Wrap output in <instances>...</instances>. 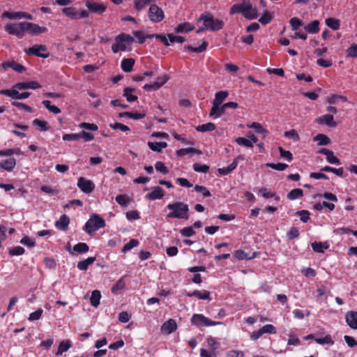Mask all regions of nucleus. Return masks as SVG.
<instances>
[{"label": "nucleus", "instance_id": "nucleus-1", "mask_svg": "<svg viewBox=\"0 0 357 357\" xmlns=\"http://www.w3.org/2000/svg\"><path fill=\"white\" fill-rule=\"evenodd\" d=\"M167 208L172 211V212L167 215V218H178L185 220H188L189 218V215L188 214L189 206L187 204L181 202H176L167 204Z\"/></svg>", "mask_w": 357, "mask_h": 357}, {"label": "nucleus", "instance_id": "nucleus-2", "mask_svg": "<svg viewBox=\"0 0 357 357\" xmlns=\"http://www.w3.org/2000/svg\"><path fill=\"white\" fill-rule=\"evenodd\" d=\"M199 21H203L204 28L210 31H218L223 28L224 22L220 19H215L213 15L210 13H203L199 19Z\"/></svg>", "mask_w": 357, "mask_h": 357}, {"label": "nucleus", "instance_id": "nucleus-3", "mask_svg": "<svg viewBox=\"0 0 357 357\" xmlns=\"http://www.w3.org/2000/svg\"><path fill=\"white\" fill-rule=\"evenodd\" d=\"M105 227V222L103 218L98 215H93L85 224L84 231L91 234L96 230Z\"/></svg>", "mask_w": 357, "mask_h": 357}, {"label": "nucleus", "instance_id": "nucleus-4", "mask_svg": "<svg viewBox=\"0 0 357 357\" xmlns=\"http://www.w3.org/2000/svg\"><path fill=\"white\" fill-rule=\"evenodd\" d=\"M149 20L152 22H160L164 17L165 14L162 9L156 4H151L148 12Z\"/></svg>", "mask_w": 357, "mask_h": 357}, {"label": "nucleus", "instance_id": "nucleus-5", "mask_svg": "<svg viewBox=\"0 0 357 357\" xmlns=\"http://www.w3.org/2000/svg\"><path fill=\"white\" fill-rule=\"evenodd\" d=\"M191 321L197 326H212L220 324L221 322L214 321L201 314H195L192 317Z\"/></svg>", "mask_w": 357, "mask_h": 357}, {"label": "nucleus", "instance_id": "nucleus-6", "mask_svg": "<svg viewBox=\"0 0 357 357\" xmlns=\"http://www.w3.org/2000/svg\"><path fill=\"white\" fill-rule=\"evenodd\" d=\"M47 47L45 45H34L26 50L28 55H33L38 57L46 59L49 57V53H41V52H46Z\"/></svg>", "mask_w": 357, "mask_h": 357}, {"label": "nucleus", "instance_id": "nucleus-7", "mask_svg": "<svg viewBox=\"0 0 357 357\" xmlns=\"http://www.w3.org/2000/svg\"><path fill=\"white\" fill-rule=\"evenodd\" d=\"M251 4L250 0H243L240 3L234 4L230 9V14L242 13L243 15L249 9Z\"/></svg>", "mask_w": 357, "mask_h": 357}, {"label": "nucleus", "instance_id": "nucleus-8", "mask_svg": "<svg viewBox=\"0 0 357 357\" xmlns=\"http://www.w3.org/2000/svg\"><path fill=\"white\" fill-rule=\"evenodd\" d=\"M78 188L84 193H91L95 188L93 183L91 180L80 177L77 181Z\"/></svg>", "mask_w": 357, "mask_h": 357}, {"label": "nucleus", "instance_id": "nucleus-9", "mask_svg": "<svg viewBox=\"0 0 357 357\" xmlns=\"http://www.w3.org/2000/svg\"><path fill=\"white\" fill-rule=\"evenodd\" d=\"M5 31L10 35H14L18 38H24V34L21 30V24L20 23H15V24H7L5 26Z\"/></svg>", "mask_w": 357, "mask_h": 357}, {"label": "nucleus", "instance_id": "nucleus-10", "mask_svg": "<svg viewBox=\"0 0 357 357\" xmlns=\"http://www.w3.org/2000/svg\"><path fill=\"white\" fill-rule=\"evenodd\" d=\"M85 5L89 11L99 15L103 13L107 8L103 3H96L90 0H87Z\"/></svg>", "mask_w": 357, "mask_h": 357}, {"label": "nucleus", "instance_id": "nucleus-11", "mask_svg": "<svg viewBox=\"0 0 357 357\" xmlns=\"http://www.w3.org/2000/svg\"><path fill=\"white\" fill-rule=\"evenodd\" d=\"M316 121L319 124H324L331 128L337 126V123L334 121L333 116L331 114H325L318 117Z\"/></svg>", "mask_w": 357, "mask_h": 357}, {"label": "nucleus", "instance_id": "nucleus-12", "mask_svg": "<svg viewBox=\"0 0 357 357\" xmlns=\"http://www.w3.org/2000/svg\"><path fill=\"white\" fill-rule=\"evenodd\" d=\"M345 319L347 324L351 328L357 330V312H347L345 315Z\"/></svg>", "mask_w": 357, "mask_h": 357}, {"label": "nucleus", "instance_id": "nucleus-13", "mask_svg": "<svg viewBox=\"0 0 357 357\" xmlns=\"http://www.w3.org/2000/svg\"><path fill=\"white\" fill-rule=\"evenodd\" d=\"M41 87V85L36 81H31L27 82H19L15 84L13 86L14 89H17L19 90H24L27 89H40Z\"/></svg>", "mask_w": 357, "mask_h": 357}, {"label": "nucleus", "instance_id": "nucleus-14", "mask_svg": "<svg viewBox=\"0 0 357 357\" xmlns=\"http://www.w3.org/2000/svg\"><path fill=\"white\" fill-rule=\"evenodd\" d=\"M177 325L175 320L169 319L165 321L161 326V331L166 334H170L176 330Z\"/></svg>", "mask_w": 357, "mask_h": 357}, {"label": "nucleus", "instance_id": "nucleus-15", "mask_svg": "<svg viewBox=\"0 0 357 357\" xmlns=\"http://www.w3.org/2000/svg\"><path fill=\"white\" fill-rule=\"evenodd\" d=\"M163 189L159 186H155L152 191L146 195V198L149 200H155L162 199L164 197Z\"/></svg>", "mask_w": 357, "mask_h": 357}, {"label": "nucleus", "instance_id": "nucleus-16", "mask_svg": "<svg viewBox=\"0 0 357 357\" xmlns=\"http://www.w3.org/2000/svg\"><path fill=\"white\" fill-rule=\"evenodd\" d=\"M210 292L206 290L199 291L195 290L192 292H187L186 296L188 297H197L199 299L211 301Z\"/></svg>", "mask_w": 357, "mask_h": 357}, {"label": "nucleus", "instance_id": "nucleus-17", "mask_svg": "<svg viewBox=\"0 0 357 357\" xmlns=\"http://www.w3.org/2000/svg\"><path fill=\"white\" fill-rule=\"evenodd\" d=\"M241 158L243 159V157L238 155L236 158L234 160V161L227 167L218 168V172L221 175H227L231 173L233 170H234L238 165V160Z\"/></svg>", "mask_w": 357, "mask_h": 357}, {"label": "nucleus", "instance_id": "nucleus-18", "mask_svg": "<svg viewBox=\"0 0 357 357\" xmlns=\"http://www.w3.org/2000/svg\"><path fill=\"white\" fill-rule=\"evenodd\" d=\"M70 224V218L66 215H62L59 220L56 222L55 226L57 229L66 231Z\"/></svg>", "mask_w": 357, "mask_h": 357}, {"label": "nucleus", "instance_id": "nucleus-19", "mask_svg": "<svg viewBox=\"0 0 357 357\" xmlns=\"http://www.w3.org/2000/svg\"><path fill=\"white\" fill-rule=\"evenodd\" d=\"M16 165V160L14 158H10L0 162V168L7 172L13 170Z\"/></svg>", "mask_w": 357, "mask_h": 357}, {"label": "nucleus", "instance_id": "nucleus-20", "mask_svg": "<svg viewBox=\"0 0 357 357\" xmlns=\"http://www.w3.org/2000/svg\"><path fill=\"white\" fill-rule=\"evenodd\" d=\"M2 67L4 70H6L8 68H11L15 71L20 73L24 72L26 70L24 66L15 61L3 63Z\"/></svg>", "mask_w": 357, "mask_h": 357}, {"label": "nucleus", "instance_id": "nucleus-21", "mask_svg": "<svg viewBox=\"0 0 357 357\" xmlns=\"http://www.w3.org/2000/svg\"><path fill=\"white\" fill-rule=\"evenodd\" d=\"M194 29L195 26L192 25L190 22H183L178 24L174 28V31L177 33H188L189 31H192Z\"/></svg>", "mask_w": 357, "mask_h": 357}, {"label": "nucleus", "instance_id": "nucleus-22", "mask_svg": "<svg viewBox=\"0 0 357 357\" xmlns=\"http://www.w3.org/2000/svg\"><path fill=\"white\" fill-rule=\"evenodd\" d=\"M71 342L69 340L61 341L59 344L56 355H62L64 352L67 351L71 347Z\"/></svg>", "mask_w": 357, "mask_h": 357}, {"label": "nucleus", "instance_id": "nucleus-23", "mask_svg": "<svg viewBox=\"0 0 357 357\" xmlns=\"http://www.w3.org/2000/svg\"><path fill=\"white\" fill-rule=\"evenodd\" d=\"M96 259V258L95 257H90L83 261H79L77 268L80 271H86L90 265L94 263Z\"/></svg>", "mask_w": 357, "mask_h": 357}, {"label": "nucleus", "instance_id": "nucleus-24", "mask_svg": "<svg viewBox=\"0 0 357 357\" xmlns=\"http://www.w3.org/2000/svg\"><path fill=\"white\" fill-rule=\"evenodd\" d=\"M135 64V60L133 59H124L121 61V68L126 73L132 71L133 66Z\"/></svg>", "mask_w": 357, "mask_h": 357}, {"label": "nucleus", "instance_id": "nucleus-25", "mask_svg": "<svg viewBox=\"0 0 357 357\" xmlns=\"http://www.w3.org/2000/svg\"><path fill=\"white\" fill-rule=\"evenodd\" d=\"M135 91V89L132 87H126L123 89V96L126 97L127 101L131 102L137 100V96L131 94Z\"/></svg>", "mask_w": 357, "mask_h": 357}, {"label": "nucleus", "instance_id": "nucleus-26", "mask_svg": "<svg viewBox=\"0 0 357 357\" xmlns=\"http://www.w3.org/2000/svg\"><path fill=\"white\" fill-rule=\"evenodd\" d=\"M62 12L73 20L78 19V12L74 7H67L62 9Z\"/></svg>", "mask_w": 357, "mask_h": 357}, {"label": "nucleus", "instance_id": "nucleus-27", "mask_svg": "<svg viewBox=\"0 0 357 357\" xmlns=\"http://www.w3.org/2000/svg\"><path fill=\"white\" fill-rule=\"evenodd\" d=\"M229 93L227 91H220L215 94V98L213 103L221 105L225 99L228 96Z\"/></svg>", "mask_w": 357, "mask_h": 357}, {"label": "nucleus", "instance_id": "nucleus-28", "mask_svg": "<svg viewBox=\"0 0 357 357\" xmlns=\"http://www.w3.org/2000/svg\"><path fill=\"white\" fill-rule=\"evenodd\" d=\"M101 298L100 291L98 290H94L91 293L90 298V302L92 306L97 307L100 304V299Z\"/></svg>", "mask_w": 357, "mask_h": 357}, {"label": "nucleus", "instance_id": "nucleus-29", "mask_svg": "<svg viewBox=\"0 0 357 357\" xmlns=\"http://www.w3.org/2000/svg\"><path fill=\"white\" fill-rule=\"evenodd\" d=\"M319 22L318 20H314L305 26V30L310 33H318L319 31Z\"/></svg>", "mask_w": 357, "mask_h": 357}, {"label": "nucleus", "instance_id": "nucleus-30", "mask_svg": "<svg viewBox=\"0 0 357 357\" xmlns=\"http://www.w3.org/2000/svg\"><path fill=\"white\" fill-rule=\"evenodd\" d=\"M215 128L216 126L213 123L209 122L206 124L199 125L197 126L195 129L198 132H205L208 131H213Z\"/></svg>", "mask_w": 357, "mask_h": 357}, {"label": "nucleus", "instance_id": "nucleus-31", "mask_svg": "<svg viewBox=\"0 0 357 357\" xmlns=\"http://www.w3.org/2000/svg\"><path fill=\"white\" fill-rule=\"evenodd\" d=\"M29 34L32 36L38 35L40 33H44L47 31V28L44 26H40L39 25L33 23H31Z\"/></svg>", "mask_w": 357, "mask_h": 357}, {"label": "nucleus", "instance_id": "nucleus-32", "mask_svg": "<svg viewBox=\"0 0 357 357\" xmlns=\"http://www.w3.org/2000/svg\"><path fill=\"white\" fill-rule=\"evenodd\" d=\"M314 140L317 141L319 146L328 145L331 143L330 138L324 134H318L314 137Z\"/></svg>", "mask_w": 357, "mask_h": 357}, {"label": "nucleus", "instance_id": "nucleus-33", "mask_svg": "<svg viewBox=\"0 0 357 357\" xmlns=\"http://www.w3.org/2000/svg\"><path fill=\"white\" fill-rule=\"evenodd\" d=\"M321 172H333L337 176L341 177L344 176V169L342 167L336 169L329 166H326L321 169Z\"/></svg>", "mask_w": 357, "mask_h": 357}, {"label": "nucleus", "instance_id": "nucleus-34", "mask_svg": "<svg viewBox=\"0 0 357 357\" xmlns=\"http://www.w3.org/2000/svg\"><path fill=\"white\" fill-rule=\"evenodd\" d=\"M328 245L326 243L314 242L312 243V248L316 252L323 253L324 250L327 249Z\"/></svg>", "mask_w": 357, "mask_h": 357}, {"label": "nucleus", "instance_id": "nucleus-35", "mask_svg": "<svg viewBox=\"0 0 357 357\" xmlns=\"http://www.w3.org/2000/svg\"><path fill=\"white\" fill-rule=\"evenodd\" d=\"M22 12H9L5 11L1 14V17H7L10 20H18L22 19Z\"/></svg>", "mask_w": 357, "mask_h": 357}, {"label": "nucleus", "instance_id": "nucleus-36", "mask_svg": "<svg viewBox=\"0 0 357 357\" xmlns=\"http://www.w3.org/2000/svg\"><path fill=\"white\" fill-rule=\"evenodd\" d=\"M303 196V191L300 188H296L291 190L287 195L290 200H294Z\"/></svg>", "mask_w": 357, "mask_h": 357}, {"label": "nucleus", "instance_id": "nucleus-37", "mask_svg": "<svg viewBox=\"0 0 357 357\" xmlns=\"http://www.w3.org/2000/svg\"><path fill=\"white\" fill-rule=\"evenodd\" d=\"M325 23L328 27L333 30H338L340 26V21L333 17L326 19Z\"/></svg>", "mask_w": 357, "mask_h": 357}, {"label": "nucleus", "instance_id": "nucleus-38", "mask_svg": "<svg viewBox=\"0 0 357 357\" xmlns=\"http://www.w3.org/2000/svg\"><path fill=\"white\" fill-rule=\"evenodd\" d=\"M208 46V43L206 41H204L202 45L197 47H194L190 45H186L185 46V49L188 50V51L200 53L206 50V47Z\"/></svg>", "mask_w": 357, "mask_h": 357}, {"label": "nucleus", "instance_id": "nucleus-39", "mask_svg": "<svg viewBox=\"0 0 357 357\" xmlns=\"http://www.w3.org/2000/svg\"><path fill=\"white\" fill-rule=\"evenodd\" d=\"M169 43H183L185 41V38L183 36H175L173 33H168L166 36Z\"/></svg>", "mask_w": 357, "mask_h": 357}, {"label": "nucleus", "instance_id": "nucleus-40", "mask_svg": "<svg viewBox=\"0 0 357 357\" xmlns=\"http://www.w3.org/2000/svg\"><path fill=\"white\" fill-rule=\"evenodd\" d=\"M145 36H146V38H155L160 39V41L164 44V45H165L166 47L169 46V43L168 40L165 35H161V34H158V33H153V34L145 35Z\"/></svg>", "mask_w": 357, "mask_h": 357}, {"label": "nucleus", "instance_id": "nucleus-41", "mask_svg": "<svg viewBox=\"0 0 357 357\" xmlns=\"http://www.w3.org/2000/svg\"><path fill=\"white\" fill-rule=\"evenodd\" d=\"M89 250V247L85 243H79L73 246V250L78 253H86Z\"/></svg>", "mask_w": 357, "mask_h": 357}, {"label": "nucleus", "instance_id": "nucleus-42", "mask_svg": "<svg viewBox=\"0 0 357 357\" xmlns=\"http://www.w3.org/2000/svg\"><path fill=\"white\" fill-rule=\"evenodd\" d=\"M315 342L319 344H333L334 341L333 340L331 336L330 335H326L324 337L316 338L314 339Z\"/></svg>", "mask_w": 357, "mask_h": 357}, {"label": "nucleus", "instance_id": "nucleus-43", "mask_svg": "<svg viewBox=\"0 0 357 357\" xmlns=\"http://www.w3.org/2000/svg\"><path fill=\"white\" fill-rule=\"evenodd\" d=\"M116 202L121 206H127L130 200L128 196L126 195H119L115 197Z\"/></svg>", "mask_w": 357, "mask_h": 357}, {"label": "nucleus", "instance_id": "nucleus-44", "mask_svg": "<svg viewBox=\"0 0 357 357\" xmlns=\"http://www.w3.org/2000/svg\"><path fill=\"white\" fill-rule=\"evenodd\" d=\"M250 8L244 15V17L249 20L256 19L258 16L257 10L255 8H253L252 3L250 5Z\"/></svg>", "mask_w": 357, "mask_h": 357}, {"label": "nucleus", "instance_id": "nucleus-45", "mask_svg": "<svg viewBox=\"0 0 357 357\" xmlns=\"http://www.w3.org/2000/svg\"><path fill=\"white\" fill-rule=\"evenodd\" d=\"M119 40H123L128 44H130L135 41V39L132 36H130L129 34L123 33H120L119 35H118L116 37L115 41H119Z\"/></svg>", "mask_w": 357, "mask_h": 357}, {"label": "nucleus", "instance_id": "nucleus-46", "mask_svg": "<svg viewBox=\"0 0 357 357\" xmlns=\"http://www.w3.org/2000/svg\"><path fill=\"white\" fill-rule=\"evenodd\" d=\"M248 128H253L255 130V132L258 134H264V137H265L267 131L263 128V126L257 122H253L250 125L248 126Z\"/></svg>", "mask_w": 357, "mask_h": 357}, {"label": "nucleus", "instance_id": "nucleus-47", "mask_svg": "<svg viewBox=\"0 0 357 357\" xmlns=\"http://www.w3.org/2000/svg\"><path fill=\"white\" fill-rule=\"evenodd\" d=\"M347 57L357 58V44L352 43L346 50Z\"/></svg>", "mask_w": 357, "mask_h": 357}, {"label": "nucleus", "instance_id": "nucleus-48", "mask_svg": "<svg viewBox=\"0 0 357 357\" xmlns=\"http://www.w3.org/2000/svg\"><path fill=\"white\" fill-rule=\"evenodd\" d=\"M139 245V241L135 238L130 239L122 248L123 252H126Z\"/></svg>", "mask_w": 357, "mask_h": 357}, {"label": "nucleus", "instance_id": "nucleus-49", "mask_svg": "<svg viewBox=\"0 0 357 357\" xmlns=\"http://www.w3.org/2000/svg\"><path fill=\"white\" fill-rule=\"evenodd\" d=\"M33 124L40 128L41 131H46L48 130L47 122L36 119L33 121Z\"/></svg>", "mask_w": 357, "mask_h": 357}, {"label": "nucleus", "instance_id": "nucleus-50", "mask_svg": "<svg viewBox=\"0 0 357 357\" xmlns=\"http://www.w3.org/2000/svg\"><path fill=\"white\" fill-rule=\"evenodd\" d=\"M196 192L202 193L204 197H208L211 196L210 191L203 185H196L194 187Z\"/></svg>", "mask_w": 357, "mask_h": 357}, {"label": "nucleus", "instance_id": "nucleus-51", "mask_svg": "<svg viewBox=\"0 0 357 357\" xmlns=\"http://www.w3.org/2000/svg\"><path fill=\"white\" fill-rule=\"evenodd\" d=\"M290 24L292 30L296 31L299 29L300 26H303V22L298 17H294L290 20Z\"/></svg>", "mask_w": 357, "mask_h": 357}, {"label": "nucleus", "instance_id": "nucleus-52", "mask_svg": "<svg viewBox=\"0 0 357 357\" xmlns=\"http://www.w3.org/2000/svg\"><path fill=\"white\" fill-rule=\"evenodd\" d=\"M235 141L240 146H244L248 148H252L253 146L250 140L243 137H238Z\"/></svg>", "mask_w": 357, "mask_h": 357}, {"label": "nucleus", "instance_id": "nucleus-53", "mask_svg": "<svg viewBox=\"0 0 357 357\" xmlns=\"http://www.w3.org/2000/svg\"><path fill=\"white\" fill-rule=\"evenodd\" d=\"M278 151L280 152V157L284 159H286L288 161H291L293 159L292 153L289 151L284 150L282 146L278 148Z\"/></svg>", "mask_w": 357, "mask_h": 357}, {"label": "nucleus", "instance_id": "nucleus-54", "mask_svg": "<svg viewBox=\"0 0 357 357\" xmlns=\"http://www.w3.org/2000/svg\"><path fill=\"white\" fill-rule=\"evenodd\" d=\"M266 166L268 167H271L273 169L278 170V171H284L288 167V165L284 163H267Z\"/></svg>", "mask_w": 357, "mask_h": 357}, {"label": "nucleus", "instance_id": "nucleus-55", "mask_svg": "<svg viewBox=\"0 0 357 357\" xmlns=\"http://www.w3.org/2000/svg\"><path fill=\"white\" fill-rule=\"evenodd\" d=\"M272 20V15L268 11H266L262 16L259 19V22L263 24L266 25L268 24Z\"/></svg>", "mask_w": 357, "mask_h": 357}, {"label": "nucleus", "instance_id": "nucleus-56", "mask_svg": "<svg viewBox=\"0 0 357 357\" xmlns=\"http://www.w3.org/2000/svg\"><path fill=\"white\" fill-rule=\"evenodd\" d=\"M327 161L331 164L340 165L341 164L340 160L334 155L333 151H330L329 154L326 156Z\"/></svg>", "mask_w": 357, "mask_h": 357}, {"label": "nucleus", "instance_id": "nucleus-57", "mask_svg": "<svg viewBox=\"0 0 357 357\" xmlns=\"http://www.w3.org/2000/svg\"><path fill=\"white\" fill-rule=\"evenodd\" d=\"M263 334H275L277 333L275 327L272 324H266L261 328Z\"/></svg>", "mask_w": 357, "mask_h": 357}, {"label": "nucleus", "instance_id": "nucleus-58", "mask_svg": "<svg viewBox=\"0 0 357 357\" xmlns=\"http://www.w3.org/2000/svg\"><path fill=\"white\" fill-rule=\"evenodd\" d=\"M153 0H136L135 2V8L137 10H142L145 6L150 3Z\"/></svg>", "mask_w": 357, "mask_h": 357}, {"label": "nucleus", "instance_id": "nucleus-59", "mask_svg": "<svg viewBox=\"0 0 357 357\" xmlns=\"http://www.w3.org/2000/svg\"><path fill=\"white\" fill-rule=\"evenodd\" d=\"M219 106H220V105L213 103V106L209 113V116L213 117L215 119L220 117Z\"/></svg>", "mask_w": 357, "mask_h": 357}, {"label": "nucleus", "instance_id": "nucleus-60", "mask_svg": "<svg viewBox=\"0 0 357 357\" xmlns=\"http://www.w3.org/2000/svg\"><path fill=\"white\" fill-rule=\"evenodd\" d=\"M110 128H112L114 130H121L123 132H127L130 130V128L121 123H111L109 125Z\"/></svg>", "mask_w": 357, "mask_h": 357}, {"label": "nucleus", "instance_id": "nucleus-61", "mask_svg": "<svg viewBox=\"0 0 357 357\" xmlns=\"http://www.w3.org/2000/svg\"><path fill=\"white\" fill-rule=\"evenodd\" d=\"M193 169L197 172L206 173L209 170V167L206 165L195 163L193 165Z\"/></svg>", "mask_w": 357, "mask_h": 357}, {"label": "nucleus", "instance_id": "nucleus-62", "mask_svg": "<svg viewBox=\"0 0 357 357\" xmlns=\"http://www.w3.org/2000/svg\"><path fill=\"white\" fill-rule=\"evenodd\" d=\"M284 136L289 139H292L294 142L300 139V137L295 130H291L284 132Z\"/></svg>", "mask_w": 357, "mask_h": 357}, {"label": "nucleus", "instance_id": "nucleus-63", "mask_svg": "<svg viewBox=\"0 0 357 357\" xmlns=\"http://www.w3.org/2000/svg\"><path fill=\"white\" fill-rule=\"evenodd\" d=\"M180 233L183 236L190 237L195 234V231L192 227H187L181 229Z\"/></svg>", "mask_w": 357, "mask_h": 357}, {"label": "nucleus", "instance_id": "nucleus-64", "mask_svg": "<svg viewBox=\"0 0 357 357\" xmlns=\"http://www.w3.org/2000/svg\"><path fill=\"white\" fill-rule=\"evenodd\" d=\"M125 287V282L122 278L119 279L112 287V292L116 293L117 291L123 289Z\"/></svg>", "mask_w": 357, "mask_h": 357}]
</instances>
